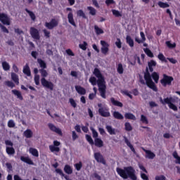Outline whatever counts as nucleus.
<instances>
[{
    "label": "nucleus",
    "mask_w": 180,
    "mask_h": 180,
    "mask_svg": "<svg viewBox=\"0 0 180 180\" xmlns=\"http://www.w3.org/2000/svg\"><path fill=\"white\" fill-rule=\"evenodd\" d=\"M106 129L108 130V133H110V134H116V133L115 132V129H112V127L107 125Z\"/></svg>",
    "instance_id": "a19ab883"
},
{
    "label": "nucleus",
    "mask_w": 180,
    "mask_h": 180,
    "mask_svg": "<svg viewBox=\"0 0 180 180\" xmlns=\"http://www.w3.org/2000/svg\"><path fill=\"white\" fill-rule=\"evenodd\" d=\"M110 101L115 106H118L119 108H123V103L121 102L115 100V98H111Z\"/></svg>",
    "instance_id": "aec40b11"
},
{
    "label": "nucleus",
    "mask_w": 180,
    "mask_h": 180,
    "mask_svg": "<svg viewBox=\"0 0 180 180\" xmlns=\"http://www.w3.org/2000/svg\"><path fill=\"white\" fill-rule=\"evenodd\" d=\"M169 108H170V109H172L173 110H175V111L178 110V108L176 107V105L174 103H171L169 105Z\"/></svg>",
    "instance_id": "bf43d9fd"
},
{
    "label": "nucleus",
    "mask_w": 180,
    "mask_h": 180,
    "mask_svg": "<svg viewBox=\"0 0 180 180\" xmlns=\"http://www.w3.org/2000/svg\"><path fill=\"white\" fill-rule=\"evenodd\" d=\"M158 5H159V6L160 8H169V4L164 3L162 1H159L158 3Z\"/></svg>",
    "instance_id": "58836bf2"
},
{
    "label": "nucleus",
    "mask_w": 180,
    "mask_h": 180,
    "mask_svg": "<svg viewBox=\"0 0 180 180\" xmlns=\"http://www.w3.org/2000/svg\"><path fill=\"white\" fill-rule=\"evenodd\" d=\"M127 43L130 46V47L134 46V41H133V39H131V36H127Z\"/></svg>",
    "instance_id": "393cba45"
},
{
    "label": "nucleus",
    "mask_w": 180,
    "mask_h": 180,
    "mask_svg": "<svg viewBox=\"0 0 180 180\" xmlns=\"http://www.w3.org/2000/svg\"><path fill=\"white\" fill-rule=\"evenodd\" d=\"M30 33L32 39H34L35 40H40V33L37 29L32 27L30 30Z\"/></svg>",
    "instance_id": "39448f33"
},
{
    "label": "nucleus",
    "mask_w": 180,
    "mask_h": 180,
    "mask_svg": "<svg viewBox=\"0 0 180 180\" xmlns=\"http://www.w3.org/2000/svg\"><path fill=\"white\" fill-rule=\"evenodd\" d=\"M144 79L148 88H150V89H153V91L155 92L158 91L157 86H155V84H154V82H153V79H151V75H150V72H148V68H146V72L144 74Z\"/></svg>",
    "instance_id": "20e7f679"
},
{
    "label": "nucleus",
    "mask_w": 180,
    "mask_h": 180,
    "mask_svg": "<svg viewBox=\"0 0 180 180\" xmlns=\"http://www.w3.org/2000/svg\"><path fill=\"white\" fill-rule=\"evenodd\" d=\"M77 16H80L84 19H86V15H85V13L82 10H79L77 12Z\"/></svg>",
    "instance_id": "ea45409f"
},
{
    "label": "nucleus",
    "mask_w": 180,
    "mask_h": 180,
    "mask_svg": "<svg viewBox=\"0 0 180 180\" xmlns=\"http://www.w3.org/2000/svg\"><path fill=\"white\" fill-rule=\"evenodd\" d=\"M144 52L148 57L153 58L154 57V55L153 54V52L149 49H143Z\"/></svg>",
    "instance_id": "e433bc0d"
},
{
    "label": "nucleus",
    "mask_w": 180,
    "mask_h": 180,
    "mask_svg": "<svg viewBox=\"0 0 180 180\" xmlns=\"http://www.w3.org/2000/svg\"><path fill=\"white\" fill-rule=\"evenodd\" d=\"M166 45L167 47H169V49H175L176 47V44H171V41H166Z\"/></svg>",
    "instance_id": "79ce46f5"
},
{
    "label": "nucleus",
    "mask_w": 180,
    "mask_h": 180,
    "mask_svg": "<svg viewBox=\"0 0 180 180\" xmlns=\"http://www.w3.org/2000/svg\"><path fill=\"white\" fill-rule=\"evenodd\" d=\"M117 172L120 174L121 178H123V179L130 178L131 180H137L136 169L131 166L124 167V169L117 168Z\"/></svg>",
    "instance_id": "f03ea898"
},
{
    "label": "nucleus",
    "mask_w": 180,
    "mask_h": 180,
    "mask_svg": "<svg viewBox=\"0 0 180 180\" xmlns=\"http://www.w3.org/2000/svg\"><path fill=\"white\" fill-rule=\"evenodd\" d=\"M148 67H155L157 65V63L154 60H150V62L148 63Z\"/></svg>",
    "instance_id": "4d7b16f0"
},
{
    "label": "nucleus",
    "mask_w": 180,
    "mask_h": 180,
    "mask_svg": "<svg viewBox=\"0 0 180 180\" xmlns=\"http://www.w3.org/2000/svg\"><path fill=\"white\" fill-rule=\"evenodd\" d=\"M11 79L16 84V85H19V76L16 75L15 72L11 73Z\"/></svg>",
    "instance_id": "f3484780"
},
{
    "label": "nucleus",
    "mask_w": 180,
    "mask_h": 180,
    "mask_svg": "<svg viewBox=\"0 0 180 180\" xmlns=\"http://www.w3.org/2000/svg\"><path fill=\"white\" fill-rule=\"evenodd\" d=\"M112 115L115 119H118L119 120H122L124 119L123 115H122L118 111H115Z\"/></svg>",
    "instance_id": "4be33fe9"
},
{
    "label": "nucleus",
    "mask_w": 180,
    "mask_h": 180,
    "mask_svg": "<svg viewBox=\"0 0 180 180\" xmlns=\"http://www.w3.org/2000/svg\"><path fill=\"white\" fill-rule=\"evenodd\" d=\"M23 134L26 139H32V137H33V131H32L30 129H27L25 131Z\"/></svg>",
    "instance_id": "412c9836"
},
{
    "label": "nucleus",
    "mask_w": 180,
    "mask_h": 180,
    "mask_svg": "<svg viewBox=\"0 0 180 180\" xmlns=\"http://www.w3.org/2000/svg\"><path fill=\"white\" fill-rule=\"evenodd\" d=\"M125 119H129L130 120H136V116L130 112H126L124 114Z\"/></svg>",
    "instance_id": "a878e982"
},
{
    "label": "nucleus",
    "mask_w": 180,
    "mask_h": 180,
    "mask_svg": "<svg viewBox=\"0 0 180 180\" xmlns=\"http://www.w3.org/2000/svg\"><path fill=\"white\" fill-rule=\"evenodd\" d=\"M90 129L92 131V134H93V137L94 139H97L98 137V131H96V130H95V129H94V127H90Z\"/></svg>",
    "instance_id": "09e8293b"
},
{
    "label": "nucleus",
    "mask_w": 180,
    "mask_h": 180,
    "mask_svg": "<svg viewBox=\"0 0 180 180\" xmlns=\"http://www.w3.org/2000/svg\"><path fill=\"white\" fill-rule=\"evenodd\" d=\"M155 180H167V177L164 175H160V176H156L155 177Z\"/></svg>",
    "instance_id": "864d4df0"
},
{
    "label": "nucleus",
    "mask_w": 180,
    "mask_h": 180,
    "mask_svg": "<svg viewBox=\"0 0 180 180\" xmlns=\"http://www.w3.org/2000/svg\"><path fill=\"white\" fill-rule=\"evenodd\" d=\"M66 11H70V13L68 15V19L69 23L72 26H77L75 21H74V15L72 14V9L71 8H67Z\"/></svg>",
    "instance_id": "0eeeda50"
},
{
    "label": "nucleus",
    "mask_w": 180,
    "mask_h": 180,
    "mask_svg": "<svg viewBox=\"0 0 180 180\" xmlns=\"http://www.w3.org/2000/svg\"><path fill=\"white\" fill-rule=\"evenodd\" d=\"M23 72L25 74V75H27V77H30L31 73H30V68H29L28 65H26L23 68Z\"/></svg>",
    "instance_id": "bb28decb"
},
{
    "label": "nucleus",
    "mask_w": 180,
    "mask_h": 180,
    "mask_svg": "<svg viewBox=\"0 0 180 180\" xmlns=\"http://www.w3.org/2000/svg\"><path fill=\"white\" fill-rule=\"evenodd\" d=\"M89 82L91 83V84L94 86L96 85V83L98 82L96 81V77H90Z\"/></svg>",
    "instance_id": "de8ad7c7"
},
{
    "label": "nucleus",
    "mask_w": 180,
    "mask_h": 180,
    "mask_svg": "<svg viewBox=\"0 0 180 180\" xmlns=\"http://www.w3.org/2000/svg\"><path fill=\"white\" fill-rule=\"evenodd\" d=\"M49 149L51 150V153H54V151L58 153V151H60V148L53 145L49 146Z\"/></svg>",
    "instance_id": "c9c22d12"
},
{
    "label": "nucleus",
    "mask_w": 180,
    "mask_h": 180,
    "mask_svg": "<svg viewBox=\"0 0 180 180\" xmlns=\"http://www.w3.org/2000/svg\"><path fill=\"white\" fill-rule=\"evenodd\" d=\"M87 9L89 11V14L91 15V16H95V15H96V9H95L94 7L88 6Z\"/></svg>",
    "instance_id": "c85d7f7f"
},
{
    "label": "nucleus",
    "mask_w": 180,
    "mask_h": 180,
    "mask_svg": "<svg viewBox=\"0 0 180 180\" xmlns=\"http://www.w3.org/2000/svg\"><path fill=\"white\" fill-rule=\"evenodd\" d=\"M94 158L97 162H101V164H103V165H106V161H105V159L101 153H94Z\"/></svg>",
    "instance_id": "9b49d317"
},
{
    "label": "nucleus",
    "mask_w": 180,
    "mask_h": 180,
    "mask_svg": "<svg viewBox=\"0 0 180 180\" xmlns=\"http://www.w3.org/2000/svg\"><path fill=\"white\" fill-rule=\"evenodd\" d=\"M174 81V78L172 77L167 76V75H164V78L161 80V84L164 85V86L168 85H171V82Z\"/></svg>",
    "instance_id": "6e6552de"
},
{
    "label": "nucleus",
    "mask_w": 180,
    "mask_h": 180,
    "mask_svg": "<svg viewBox=\"0 0 180 180\" xmlns=\"http://www.w3.org/2000/svg\"><path fill=\"white\" fill-rule=\"evenodd\" d=\"M4 84L6 85V86H8V88H15V83H13L12 81H6Z\"/></svg>",
    "instance_id": "f704fd0d"
},
{
    "label": "nucleus",
    "mask_w": 180,
    "mask_h": 180,
    "mask_svg": "<svg viewBox=\"0 0 180 180\" xmlns=\"http://www.w3.org/2000/svg\"><path fill=\"white\" fill-rule=\"evenodd\" d=\"M115 45L118 49H122V41H120V39L117 38V41L115 42Z\"/></svg>",
    "instance_id": "6e6d98bb"
},
{
    "label": "nucleus",
    "mask_w": 180,
    "mask_h": 180,
    "mask_svg": "<svg viewBox=\"0 0 180 180\" xmlns=\"http://www.w3.org/2000/svg\"><path fill=\"white\" fill-rule=\"evenodd\" d=\"M112 15H114V16H116L117 18L122 17V13H120L119 11L112 10Z\"/></svg>",
    "instance_id": "c03bdc74"
},
{
    "label": "nucleus",
    "mask_w": 180,
    "mask_h": 180,
    "mask_svg": "<svg viewBox=\"0 0 180 180\" xmlns=\"http://www.w3.org/2000/svg\"><path fill=\"white\" fill-rule=\"evenodd\" d=\"M15 124L13 120H11L8 121V127L13 128V127H15Z\"/></svg>",
    "instance_id": "5fc2aeb1"
},
{
    "label": "nucleus",
    "mask_w": 180,
    "mask_h": 180,
    "mask_svg": "<svg viewBox=\"0 0 180 180\" xmlns=\"http://www.w3.org/2000/svg\"><path fill=\"white\" fill-rule=\"evenodd\" d=\"M6 151L7 153V154H8V155H13V154H15V149L13 148V147H6Z\"/></svg>",
    "instance_id": "cd10ccee"
},
{
    "label": "nucleus",
    "mask_w": 180,
    "mask_h": 180,
    "mask_svg": "<svg viewBox=\"0 0 180 180\" xmlns=\"http://www.w3.org/2000/svg\"><path fill=\"white\" fill-rule=\"evenodd\" d=\"M39 72L42 77V78L41 79V84L42 86H44V88H47L48 89L53 91V89H54V84L46 79V77L49 75V73L47 72V71H46V70L44 69H41L39 70Z\"/></svg>",
    "instance_id": "7ed1b4c3"
},
{
    "label": "nucleus",
    "mask_w": 180,
    "mask_h": 180,
    "mask_svg": "<svg viewBox=\"0 0 180 180\" xmlns=\"http://www.w3.org/2000/svg\"><path fill=\"white\" fill-rule=\"evenodd\" d=\"M143 151L146 153V158H148L149 160H154L155 158V154L154 153L151 152V150H147L146 149H143Z\"/></svg>",
    "instance_id": "4468645a"
},
{
    "label": "nucleus",
    "mask_w": 180,
    "mask_h": 180,
    "mask_svg": "<svg viewBox=\"0 0 180 180\" xmlns=\"http://www.w3.org/2000/svg\"><path fill=\"white\" fill-rule=\"evenodd\" d=\"M45 26L49 30L54 29V27H57L58 26V20L56 19H52L49 22H45Z\"/></svg>",
    "instance_id": "423d86ee"
},
{
    "label": "nucleus",
    "mask_w": 180,
    "mask_h": 180,
    "mask_svg": "<svg viewBox=\"0 0 180 180\" xmlns=\"http://www.w3.org/2000/svg\"><path fill=\"white\" fill-rule=\"evenodd\" d=\"M141 121L143 123H145L146 124H147V123H148V120H147V117L143 115H141Z\"/></svg>",
    "instance_id": "603ef678"
},
{
    "label": "nucleus",
    "mask_w": 180,
    "mask_h": 180,
    "mask_svg": "<svg viewBox=\"0 0 180 180\" xmlns=\"http://www.w3.org/2000/svg\"><path fill=\"white\" fill-rule=\"evenodd\" d=\"M160 102L165 105V103H167V105H169V104L172 103V98H166L164 100H162V98L160 97Z\"/></svg>",
    "instance_id": "5701e85b"
},
{
    "label": "nucleus",
    "mask_w": 180,
    "mask_h": 180,
    "mask_svg": "<svg viewBox=\"0 0 180 180\" xmlns=\"http://www.w3.org/2000/svg\"><path fill=\"white\" fill-rule=\"evenodd\" d=\"M30 154L34 155V157H39V152L37 151V149H36V148H30Z\"/></svg>",
    "instance_id": "c756f323"
},
{
    "label": "nucleus",
    "mask_w": 180,
    "mask_h": 180,
    "mask_svg": "<svg viewBox=\"0 0 180 180\" xmlns=\"http://www.w3.org/2000/svg\"><path fill=\"white\" fill-rule=\"evenodd\" d=\"M64 171L66 174H68L69 175L72 174V169H71V167H70L69 165L65 166Z\"/></svg>",
    "instance_id": "473e14b6"
},
{
    "label": "nucleus",
    "mask_w": 180,
    "mask_h": 180,
    "mask_svg": "<svg viewBox=\"0 0 180 180\" xmlns=\"http://www.w3.org/2000/svg\"><path fill=\"white\" fill-rule=\"evenodd\" d=\"M94 30L96 34H103V31L102 29L99 28L98 25H94Z\"/></svg>",
    "instance_id": "72a5a7b5"
},
{
    "label": "nucleus",
    "mask_w": 180,
    "mask_h": 180,
    "mask_svg": "<svg viewBox=\"0 0 180 180\" xmlns=\"http://www.w3.org/2000/svg\"><path fill=\"white\" fill-rule=\"evenodd\" d=\"M152 78L156 84H158V79H160V76L158 75V74L157 72H154L152 74Z\"/></svg>",
    "instance_id": "7c9ffc66"
},
{
    "label": "nucleus",
    "mask_w": 180,
    "mask_h": 180,
    "mask_svg": "<svg viewBox=\"0 0 180 180\" xmlns=\"http://www.w3.org/2000/svg\"><path fill=\"white\" fill-rule=\"evenodd\" d=\"M94 144L96 147H98L99 148L103 147V141L99 138H96L94 139Z\"/></svg>",
    "instance_id": "2eb2a0df"
},
{
    "label": "nucleus",
    "mask_w": 180,
    "mask_h": 180,
    "mask_svg": "<svg viewBox=\"0 0 180 180\" xmlns=\"http://www.w3.org/2000/svg\"><path fill=\"white\" fill-rule=\"evenodd\" d=\"M86 139L87 141L89 142L90 144L94 145V140L92 139V137L88 134L86 135Z\"/></svg>",
    "instance_id": "3c124183"
},
{
    "label": "nucleus",
    "mask_w": 180,
    "mask_h": 180,
    "mask_svg": "<svg viewBox=\"0 0 180 180\" xmlns=\"http://www.w3.org/2000/svg\"><path fill=\"white\" fill-rule=\"evenodd\" d=\"M158 58H159V60H160V61H167L165 60V56H164V55L162 53H160L158 55Z\"/></svg>",
    "instance_id": "052dcab7"
},
{
    "label": "nucleus",
    "mask_w": 180,
    "mask_h": 180,
    "mask_svg": "<svg viewBox=\"0 0 180 180\" xmlns=\"http://www.w3.org/2000/svg\"><path fill=\"white\" fill-rule=\"evenodd\" d=\"M75 167L77 171H81V169L82 168V162H79V163L75 164Z\"/></svg>",
    "instance_id": "8fccbe9b"
},
{
    "label": "nucleus",
    "mask_w": 180,
    "mask_h": 180,
    "mask_svg": "<svg viewBox=\"0 0 180 180\" xmlns=\"http://www.w3.org/2000/svg\"><path fill=\"white\" fill-rule=\"evenodd\" d=\"M101 44L102 46L101 53L103 54H107L108 51H109V44L105 41H101Z\"/></svg>",
    "instance_id": "ddd939ff"
},
{
    "label": "nucleus",
    "mask_w": 180,
    "mask_h": 180,
    "mask_svg": "<svg viewBox=\"0 0 180 180\" xmlns=\"http://www.w3.org/2000/svg\"><path fill=\"white\" fill-rule=\"evenodd\" d=\"M1 65L4 71H9V70H11V65H9V63L6 61L2 62Z\"/></svg>",
    "instance_id": "b1692460"
},
{
    "label": "nucleus",
    "mask_w": 180,
    "mask_h": 180,
    "mask_svg": "<svg viewBox=\"0 0 180 180\" xmlns=\"http://www.w3.org/2000/svg\"><path fill=\"white\" fill-rule=\"evenodd\" d=\"M15 33H17V34H22L23 31L19 28H15Z\"/></svg>",
    "instance_id": "338daca9"
},
{
    "label": "nucleus",
    "mask_w": 180,
    "mask_h": 180,
    "mask_svg": "<svg viewBox=\"0 0 180 180\" xmlns=\"http://www.w3.org/2000/svg\"><path fill=\"white\" fill-rule=\"evenodd\" d=\"M20 160L22 162H26V164H29V165H33V161H32L29 158L21 156Z\"/></svg>",
    "instance_id": "6ab92c4d"
},
{
    "label": "nucleus",
    "mask_w": 180,
    "mask_h": 180,
    "mask_svg": "<svg viewBox=\"0 0 180 180\" xmlns=\"http://www.w3.org/2000/svg\"><path fill=\"white\" fill-rule=\"evenodd\" d=\"M70 103L73 108H77V103H75V101L74 99L70 98Z\"/></svg>",
    "instance_id": "680f3d73"
},
{
    "label": "nucleus",
    "mask_w": 180,
    "mask_h": 180,
    "mask_svg": "<svg viewBox=\"0 0 180 180\" xmlns=\"http://www.w3.org/2000/svg\"><path fill=\"white\" fill-rule=\"evenodd\" d=\"M125 130H127V131H131V130H133V128L131 127V125L130 124V123L129 122L125 123Z\"/></svg>",
    "instance_id": "49530a36"
},
{
    "label": "nucleus",
    "mask_w": 180,
    "mask_h": 180,
    "mask_svg": "<svg viewBox=\"0 0 180 180\" xmlns=\"http://www.w3.org/2000/svg\"><path fill=\"white\" fill-rule=\"evenodd\" d=\"M34 79L36 85H40V76L39 75H35Z\"/></svg>",
    "instance_id": "a18cd8bd"
},
{
    "label": "nucleus",
    "mask_w": 180,
    "mask_h": 180,
    "mask_svg": "<svg viewBox=\"0 0 180 180\" xmlns=\"http://www.w3.org/2000/svg\"><path fill=\"white\" fill-rule=\"evenodd\" d=\"M6 146H10V147H13V143L9 140L5 141Z\"/></svg>",
    "instance_id": "69168bd1"
},
{
    "label": "nucleus",
    "mask_w": 180,
    "mask_h": 180,
    "mask_svg": "<svg viewBox=\"0 0 180 180\" xmlns=\"http://www.w3.org/2000/svg\"><path fill=\"white\" fill-rule=\"evenodd\" d=\"M75 89L80 95H85L86 94V90L81 86H75Z\"/></svg>",
    "instance_id": "dca6fc26"
},
{
    "label": "nucleus",
    "mask_w": 180,
    "mask_h": 180,
    "mask_svg": "<svg viewBox=\"0 0 180 180\" xmlns=\"http://www.w3.org/2000/svg\"><path fill=\"white\" fill-rule=\"evenodd\" d=\"M25 11L29 14V15L30 16V18L32 20H35L36 15H34V13L33 12L29 11L27 8L25 9Z\"/></svg>",
    "instance_id": "4c0bfd02"
},
{
    "label": "nucleus",
    "mask_w": 180,
    "mask_h": 180,
    "mask_svg": "<svg viewBox=\"0 0 180 180\" xmlns=\"http://www.w3.org/2000/svg\"><path fill=\"white\" fill-rule=\"evenodd\" d=\"M43 32L44 33L45 37H48V38L50 37V31L44 29L43 30Z\"/></svg>",
    "instance_id": "e2e57ef3"
},
{
    "label": "nucleus",
    "mask_w": 180,
    "mask_h": 180,
    "mask_svg": "<svg viewBox=\"0 0 180 180\" xmlns=\"http://www.w3.org/2000/svg\"><path fill=\"white\" fill-rule=\"evenodd\" d=\"M79 48L82 49V50H86V46H88V44L85 41H84L83 44H79Z\"/></svg>",
    "instance_id": "13d9d810"
},
{
    "label": "nucleus",
    "mask_w": 180,
    "mask_h": 180,
    "mask_svg": "<svg viewBox=\"0 0 180 180\" xmlns=\"http://www.w3.org/2000/svg\"><path fill=\"white\" fill-rule=\"evenodd\" d=\"M141 177L143 180H148V176H147V174H146L144 173H141Z\"/></svg>",
    "instance_id": "774afa93"
},
{
    "label": "nucleus",
    "mask_w": 180,
    "mask_h": 180,
    "mask_svg": "<svg viewBox=\"0 0 180 180\" xmlns=\"http://www.w3.org/2000/svg\"><path fill=\"white\" fill-rule=\"evenodd\" d=\"M48 127H49L50 130H51V131L57 133V134H59V136H63V132L61 131V129L56 127L53 124L49 123L48 124Z\"/></svg>",
    "instance_id": "f8f14e48"
},
{
    "label": "nucleus",
    "mask_w": 180,
    "mask_h": 180,
    "mask_svg": "<svg viewBox=\"0 0 180 180\" xmlns=\"http://www.w3.org/2000/svg\"><path fill=\"white\" fill-rule=\"evenodd\" d=\"M93 74L98 78L97 84L98 86V91L101 96L104 99L106 98V82H105V77L102 75L101 70L98 68H95Z\"/></svg>",
    "instance_id": "f257e3e1"
},
{
    "label": "nucleus",
    "mask_w": 180,
    "mask_h": 180,
    "mask_svg": "<svg viewBox=\"0 0 180 180\" xmlns=\"http://www.w3.org/2000/svg\"><path fill=\"white\" fill-rule=\"evenodd\" d=\"M98 113L99 115H101V116H103V117H110V112H109V110H108V108H106L105 107L99 108Z\"/></svg>",
    "instance_id": "1a4fd4ad"
},
{
    "label": "nucleus",
    "mask_w": 180,
    "mask_h": 180,
    "mask_svg": "<svg viewBox=\"0 0 180 180\" xmlns=\"http://www.w3.org/2000/svg\"><path fill=\"white\" fill-rule=\"evenodd\" d=\"M72 137L73 141H75L76 139H78V135H77V133L75 131H72Z\"/></svg>",
    "instance_id": "0e129e2a"
},
{
    "label": "nucleus",
    "mask_w": 180,
    "mask_h": 180,
    "mask_svg": "<svg viewBox=\"0 0 180 180\" xmlns=\"http://www.w3.org/2000/svg\"><path fill=\"white\" fill-rule=\"evenodd\" d=\"M117 71L120 74H123V65L122 63L118 64Z\"/></svg>",
    "instance_id": "37998d69"
},
{
    "label": "nucleus",
    "mask_w": 180,
    "mask_h": 180,
    "mask_svg": "<svg viewBox=\"0 0 180 180\" xmlns=\"http://www.w3.org/2000/svg\"><path fill=\"white\" fill-rule=\"evenodd\" d=\"M11 92L13 94V95H15V96H17L18 99H20V101H23V96H22V93H20V91L14 89L12 90Z\"/></svg>",
    "instance_id": "a211bd4d"
},
{
    "label": "nucleus",
    "mask_w": 180,
    "mask_h": 180,
    "mask_svg": "<svg viewBox=\"0 0 180 180\" xmlns=\"http://www.w3.org/2000/svg\"><path fill=\"white\" fill-rule=\"evenodd\" d=\"M0 21L4 25H7V26H9L11 25V22H9V18L5 13H0Z\"/></svg>",
    "instance_id": "9d476101"
},
{
    "label": "nucleus",
    "mask_w": 180,
    "mask_h": 180,
    "mask_svg": "<svg viewBox=\"0 0 180 180\" xmlns=\"http://www.w3.org/2000/svg\"><path fill=\"white\" fill-rule=\"evenodd\" d=\"M41 68L45 69L47 68V65H46V62H44L43 60L41 59H38L37 60Z\"/></svg>",
    "instance_id": "2f4dec72"
}]
</instances>
